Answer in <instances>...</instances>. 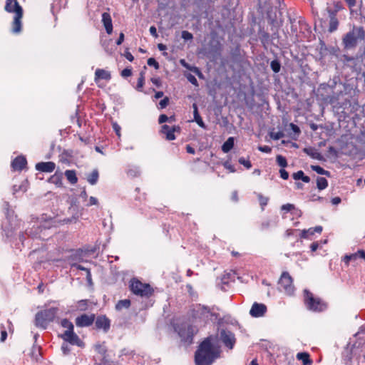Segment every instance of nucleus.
Here are the masks:
<instances>
[{"label": "nucleus", "mask_w": 365, "mask_h": 365, "mask_svg": "<svg viewBox=\"0 0 365 365\" xmlns=\"http://www.w3.org/2000/svg\"><path fill=\"white\" fill-rule=\"evenodd\" d=\"M220 355V347L212 342L210 337H207L200 344L195 352V364L211 365Z\"/></svg>", "instance_id": "1"}, {"label": "nucleus", "mask_w": 365, "mask_h": 365, "mask_svg": "<svg viewBox=\"0 0 365 365\" xmlns=\"http://www.w3.org/2000/svg\"><path fill=\"white\" fill-rule=\"evenodd\" d=\"M5 10L9 13H15L11 31L14 34L20 33L21 31L23 9L17 0H6Z\"/></svg>", "instance_id": "2"}, {"label": "nucleus", "mask_w": 365, "mask_h": 365, "mask_svg": "<svg viewBox=\"0 0 365 365\" xmlns=\"http://www.w3.org/2000/svg\"><path fill=\"white\" fill-rule=\"evenodd\" d=\"M365 37V31L363 27H354L343 38L342 42L344 48L350 49L354 48L358 40H364Z\"/></svg>", "instance_id": "3"}, {"label": "nucleus", "mask_w": 365, "mask_h": 365, "mask_svg": "<svg viewBox=\"0 0 365 365\" xmlns=\"http://www.w3.org/2000/svg\"><path fill=\"white\" fill-rule=\"evenodd\" d=\"M58 313V308L52 307L36 313L35 324L38 327L46 329L48 324L53 322Z\"/></svg>", "instance_id": "4"}, {"label": "nucleus", "mask_w": 365, "mask_h": 365, "mask_svg": "<svg viewBox=\"0 0 365 365\" xmlns=\"http://www.w3.org/2000/svg\"><path fill=\"white\" fill-rule=\"evenodd\" d=\"M130 288L134 294L142 297H149L153 293V289L149 284L143 283L136 279L130 281Z\"/></svg>", "instance_id": "5"}, {"label": "nucleus", "mask_w": 365, "mask_h": 365, "mask_svg": "<svg viewBox=\"0 0 365 365\" xmlns=\"http://www.w3.org/2000/svg\"><path fill=\"white\" fill-rule=\"evenodd\" d=\"M304 293L305 304L309 309L314 312H321L326 308L325 304L320 299L315 298L312 292L305 289Z\"/></svg>", "instance_id": "6"}, {"label": "nucleus", "mask_w": 365, "mask_h": 365, "mask_svg": "<svg viewBox=\"0 0 365 365\" xmlns=\"http://www.w3.org/2000/svg\"><path fill=\"white\" fill-rule=\"evenodd\" d=\"M279 289L286 294L291 295L294 293V287L292 277L287 272H282L279 280Z\"/></svg>", "instance_id": "7"}, {"label": "nucleus", "mask_w": 365, "mask_h": 365, "mask_svg": "<svg viewBox=\"0 0 365 365\" xmlns=\"http://www.w3.org/2000/svg\"><path fill=\"white\" fill-rule=\"evenodd\" d=\"M61 338L66 342L72 345H76L79 347H83L85 344L84 342L79 338V336L72 331H65L63 334L61 335Z\"/></svg>", "instance_id": "8"}, {"label": "nucleus", "mask_w": 365, "mask_h": 365, "mask_svg": "<svg viewBox=\"0 0 365 365\" xmlns=\"http://www.w3.org/2000/svg\"><path fill=\"white\" fill-rule=\"evenodd\" d=\"M195 332L196 329L194 327L187 324L179 329L178 334L183 341L190 342Z\"/></svg>", "instance_id": "9"}, {"label": "nucleus", "mask_w": 365, "mask_h": 365, "mask_svg": "<svg viewBox=\"0 0 365 365\" xmlns=\"http://www.w3.org/2000/svg\"><path fill=\"white\" fill-rule=\"evenodd\" d=\"M220 338L224 344L229 349H232L235 344V338L234 334L230 331L222 330L220 332Z\"/></svg>", "instance_id": "10"}, {"label": "nucleus", "mask_w": 365, "mask_h": 365, "mask_svg": "<svg viewBox=\"0 0 365 365\" xmlns=\"http://www.w3.org/2000/svg\"><path fill=\"white\" fill-rule=\"evenodd\" d=\"M94 320V314L88 315L86 314H83L76 319V324L77 327H88L93 323Z\"/></svg>", "instance_id": "11"}, {"label": "nucleus", "mask_w": 365, "mask_h": 365, "mask_svg": "<svg viewBox=\"0 0 365 365\" xmlns=\"http://www.w3.org/2000/svg\"><path fill=\"white\" fill-rule=\"evenodd\" d=\"M266 312L267 307L264 304L255 302L250 310V314L253 317H260L264 316Z\"/></svg>", "instance_id": "12"}, {"label": "nucleus", "mask_w": 365, "mask_h": 365, "mask_svg": "<svg viewBox=\"0 0 365 365\" xmlns=\"http://www.w3.org/2000/svg\"><path fill=\"white\" fill-rule=\"evenodd\" d=\"M180 128L179 126L170 127L168 125L162 126L161 132L165 135V138L168 140H173L175 139V132H180Z\"/></svg>", "instance_id": "13"}, {"label": "nucleus", "mask_w": 365, "mask_h": 365, "mask_svg": "<svg viewBox=\"0 0 365 365\" xmlns=\"http://www.w3.org/2000/svg\"><path fill=\"white\" fill-rule=\"evenodd\" d=\"M56 164L53 162H41L36 165V169L43 173H51L55 170Z\"/></svg>", "instance_id": "14"}, {"label": "nucleus", "mask_w": 365, "mask_h": 365, "mask_svg": "<svg viewBox=\"0 0 365 365\" xmlns=\"http://www.w3.org/2000/svg\"><path fill=\"white\" fill-rule=\"evenodd\" d=\"M52 225V222L51 220L49 221H45L43 225H41L40 227H38V230H40V232H34L33 231V228L31 230H26V233L29 235H31L34 237H38V238H41V239H44L45 238V235H41V232H42V227H43L44 229H49L51 227Z\"/></svg>", "instance_id": "15"}, {"label": "nucleus", "mask_w": 365, "mask_h": 365, "mask_svg": "<svg viewBox=\"0 0 365 365\" xmlns=\"http://www.w3.org/2000/svg\"><path fill=\"white\" fill-rule=\"evenodd\" d=\"M110 320L105 316H99L96 320V327L98 329H102L107 332L110 328Z\"/></svg>", "instance_id": "16"}, {"label": "nucleus", "mask_w": 365, "mask_h": 365, "mask_svg": "<svg viewBox=\"0 0 365 365\" xmlns=\"http://www.w3.org/2000/svg\"><path fill=\"white\" fill-rule=\"evenodd\" d=\"M102 22L103 24V26L106 29V32L108 34H112L113 32V24H112V19L110 14L107 12H104L102 14Z\"/></svg>", "instance_id": "17"}, {"label": "nucleus", "mask_w": 365, "mask_h": 365, "mask_svg": "<svg viewBox=\"0 0 365 365\" xmlns=\"http://www.w3.org/2000/svg\"><path fill=\"white\" fill-rule=\"evenodd\" d=\"M111 75L109 71L101 68H97L96 70L94 78L96 83H98L101 79L109 81Z\"/></svg>", "instance_id": "18"}, {"label": "nucleus", "mask_w": 365, "mask_h": 365, "mask_svg": "<svg viewBox=\"0 0 365 365\" xmlns=\"http://www.w3.org/2000/svg\"><path fill=\"white\" fill-rule=\"evenodd\" d=\"M26 165V160L23 156L16 157L11 163L13 168L16 170H21Z\"/></svg>", "instance_id": "19"}, {"label": "nucleus", "mask_w": 365, "mask_h": 365, "mask_svg": "<svg viewBox=\"0 0 365 365\" xmlns=\"http://www.w3.org/2000/svg\"><path fill=\"white\" fill-rule=\"evenodd\" d=\"M62 180H63L62 173H58L56 172L54 175H53L52 176H51L49 178L48 182L57 185L58 187H61L63 185Z\"/></svg>", "instance_id": "20"}, {"label": "nucleus", "mask_w": 365, "mask_h": 365, "mask_svg": "<svg viewBox=\"0 0 365 365\" xmlns=\"http://www.w3.org/2000/svg\"><path fill=\"white\" fill-rule=\"evenodd\" d=\"M192 107H193V109H194L193 114H194L195 121L197 123V125L200 127L205 129L206 128V125H205V123L203 122L202 118L200 117V114L198 113L197 105L194 103Z\"/></svg>", "instance_id": "21"}, {"label": "nucleus", "mask_w": 365, "mask_h": 365, "mask_svg": "<svg viewBox=\"0 0 365 365\" xmlns=\"http://www.w3.org/2000/svg\"><path fill=\"white\" fill-rule=\"evenodd\" d=\"M297 359L301 360L304 365H311L312 364V361L309 359V354L307 352L298 353Z\"/></svg>", "instance_id": "22"}, {"label": "nucleus", "mask_w": 365, "mask_h": 365, "mask_svg": "<svg viewBox=\"0 0 365 365\" xmlns=\"http://www.w3.org/2000/svg\"><path fill=\"white\" fill-rule=\"evenodd\" d=\"M65 175L67 180L71 184H76L78 181V178L76 177V173L75 170H67L65 172Z\"/></svg>", "instance_id": "23"}, {"label": "nucleus", "mask_w": 365, "mask_h": 365, "mask_svg": "<svg viewBox=\"0 0 365 365\" xmlns=\"http://www.w3.org/2000/svg\"><path fill=\"white\" fill-rule=\"evenodd\" d=\"M234 146V138L230 137L222 145V150L227 153H228Z\"/></svg>", "instance_id": "24"}, {"label": "nucleus", "mask_w": 365, "mask_h": 365, "mask_svg": "<svg viewBox=\"0 0 365 365\" xmlns=\"http://www.w3.org/2000/svg\"><path fill=\"white\" fill-rule=\"evenodd\" d=\"M130 306V301L129 299H123L118 302L115 304V309L120 311L123 309H128Z\"/></svg>", "instance_id": "25"}, {"label": "nucleus", "mask_w": 365, "mask_h": 365, "mask_svg": "<svg viewBox=\"0 0 365 365\" xmlns=\"http://www.w3.org/2000/svg\"><path fill=\"white\" fill-rule=\"evenodd\" d=\"M339 26V21L334 15L330 16L329 31L334 32L336 31Z\"/></svg>", "instance_id": "26"}, {"label": "nucleus", "mask_w": 365, "mask_h": 365, "mask_svg": "<svg viewBox=\"0 0 365 365\" xmlns=\"http://www.w3.org/2000/svg\"><path fill=\"white\" fill-rule=\"evenodd\" d=\"M328 186V181L325 178L317 177V187L319 190H324Z\"/></svg>", "instance_id": "27"}, {"label": "nucleus", "mask_w": 365, "mask_h": 365, "mask_svg": "<svg viewBox=\"0 0 365 365\" xmlns=\"http://www.w3.org/2000/svg\"><path fill=\"white\" fill-rule=\"evenodd\" d=\"M358 259H359V251L354 254L345 255L343 258V261L348 265L350 261L355 262Z\"/></svg>", "instance_id": "28"}, {"label": "nucleus", "mask_w": 365, "mask_h": 365, "mask_svg": "<svg viewBox=\"0 0 365 365\" xmlns=\"http://www.w3.org/2000/svg\"><path fill=\"white\" fill-rule=\"evenodd\" d=\"M98 179V173L97 170H93L87 178L88 182L91 185H95Z\"/></svg>", "instance_id": "29"}, {"label": "nucleus", "mask_w": 365, "mask_h": 365, "mask_svg": "<svg viewBox=\"0 0 365 365\" xmlns=\"http://www.w3.org/2000/svg\"><path fill=\"white\" fill-rule=\"evenodd\" d=\"M311 168L312 170L315 171L319 175H325L329 176L330 173L329 171L325 170L323 168L319 165H312Z\"/></svg>", "instance_id": "30"}, {"label": "nucleus", "mask_w": 365, "mask_h": 365, "mask_svg": "<svg viewBox=\"0 0 365 365\" xmlns=\"http://www.w3.org/2000/svg\"><path fill=\"white\" fill-rule=\"evenodd\" d=\"M61 324L63 327L66 328V331H72L73 330V324L66 319H64L61 321Z\"/></svg>", "instance_id": "31"}, {"label": "nucleus", "mask_w": 365, "mask_h": 365, "mask_svg": "<svg viewBox=\"0 0 365 365\" xmlns=\"http://www.w3.org/2000/svg\"><path fill=\"white\" fill-rule=\"evenodd\" d=\"M276 160H277V164L282 168L287 166V160L284 156L280 155H277Z\"/></svg>", "instance_id": "32"}, {"label": "nucleus", "mask_w": 365, "mask_h": 365, "mask_svg": "<svg viewBox=\"0 0 365 365\" xmlns=\"http://www.w3.org/2000/svg\"><path fill=\"white\" fill-rule=\"evenodd\" d=\"M145 82L144 73L141 72L138 79L137 89L140 91H142Z\"/></svg>", "instance_id": "33"}, {"label": "nucleus", "mask_w": 365, "mask_h": 365, "mask_svg": "<svg viewBox=\"0 0 365 365\" xmlns=\"http://www.w3.org/2000/svg\"><path fill=\"white\" fill-rule=\"evenodd\" d=\"M257 197L262 209L264 210V207L266 206L268 203L269 198L267 197L263 196L262 194H258Z\"/></svg>", "instance_id": "34"}, {"label": "nucleus", "mask_w": 365, "mask_h": 365, "mask_svg": "<svg viewBox=\"0 0 365 365\" xmlns=\"http://www.w3.org/2000/svg\"><path fill=\"white\" fill-rule=\"evenodd\" d=\"M270 66H271L272 70L274 73H278L280 71L281 65H280L279 62L277 60L272 61L270 63Z\"/></svg>", "instance_id": "35"}, {"label": "nucleus", "mask_w": 365, "mask_h": 365, "mask_svg": "<svg viewBox=\"0 0 365 365\" xmlns=\"http://www.w3.org/2000/svg\"><path fill=\"white\" fill-rule=\"evenodd\" d=\"M314 234V230L313 228H309L308 230H304L302 231L301 237L302 238H308L309 235H313Z\"/></svg>", "instance_id": "36"}, {"label": "nucleus", "mask_w": 365, "mask_h": 365, "mask_svg": "<svg viewBox=\"0 0 365 365\" xmlns=\"http://www.w3.org/2000/svg\"><path fill=\"white\" fill-rule=\"evenodd\" d=\"M240 164L244 165L246 168L250 169L252 167V163L249 159H245L244 158H240L238 160Z\"/></svg>", "instance_id": "37"}, {"label": "nucleus", "mask_w": 365, "mask_h": 365, "mask_svg": "<svg viewBox=\"0 0 365 365\" xmlns=\"http://www.w3.org/2000/svg\"><path fill=\"white\" fill-rule=\"evenodd\" d=\"M95 349L96 351H98L102 356H105L106 351H107L104 345L99 344L95 345Z\"/></svg>", "instance_id": "38"}, {"label": "nucleus", "mask_w": 365, "mask_h": 365, "mask_svg": "<svg viewBox=\"0 0 365 365\" xmlns=\"http://www.w3.org/2000/svg\"><path fill=\"white\" fill-rule=\"evenodd\" d=\"M147 63L150 66H153L155 69H158L159 68V63L153 58H148V61H147Z\"/></svg>", "instance_id": "39"}, {"label": "nucleus", "mask_w": 365, "mask_h": 365, "mask_svg": "<svg viewBox=\"0 0 365 365\" xmlns=\"http://www.w3.org/2000/svg\"><path fill=\"white\" fill-rule=\"evenodd\" d=\"M168 103L169 98L166 96L159 102V108L160 109L165 108L168 105Z\"/></svg>", "instance_id": "40"}, {"label": "nucleus", "mask_w": 365, "mask_h": 365, "mask_svg": "<svg viewBox=\"0 0 365 365\" xmlns=\"http://www.w3.org/2000/svg\"><path fill=\"white\" fill-rule=\"evenodd\" d=\"M182 38L184 40L187 41V40H191V39H192L193 36H192V34L190 32H189V31H183L182 32Z\"/></svg>", "instance_id": "41"}, {"label": "nucleus", "mask_w": 365, "mask_h": 365, "mask_svg": "<svg viewBox=\"0 0 365 365\" xmlns=\"http://www.w3.org/2000/svg\"><path fill=\"white\" fill-rule=\"evenodd\" d=\"M303 175L304 172L302 170H299L297 173H293L292 177L296 180H302Z\"/></svg>", "instance_id": "42"}, {"label": "nucleus", "mask_w": 365, "mask_h": 365, "mask_svg": "<svg viewBox=\"0 0 365 365\" xmlns=\"http://www.w3.org/2000/svg\"><path fill=\"white\" fill-rule=\"evenodd\" d=\"M258 150L262 153H269L272 151V148L268 145L259 146Z\"/></svg>", "instance_id": "43"}, {"label": "nucleus", "mask_w": 365, "mask_h": 365, "mask_svg": "<svg viewBox=\"0 0 365 365\" xmlns=\"http://www.w3.org/2000/svg\"><path fill=\"white\" fill-rule=\"evenodd\" d=\"M187 79L189 81V82H190L192 84L195 85V86H197V81L196 79V78L192 76V74H188L187 76Z\"/></svg>", "instance_id": "44"}, {"label": "nucleus", "mask_w": 365, "mask_h": 365, "mask_svg": "<svg viewBox=\"0 0 365 365\" xmlns=\"http://www.w3.org/2000/svg\"><path fill=\"white\" fill-rule=\"evenodd\" d=\"M294 208V205L292 204H289V203H287V204H285V205H283L281 207V209L282 210H285L287 212H289V211H291L292 210H293Z\"/></svg>", "instance_id": "45"}, {"label": "nucleus", "mask_w": 365, "mask_h": 365, "mask_svg": "<svg viewBox=\"0 0 365 365\" xmlns=\"http://www.w3.org/2000/svg\"><path fill=\"white\" fill-rule=\"evenodd\" d=\"M280 177L283 180H287L289 178V173L284 168L279 170Z\"/></svg>", "instance_id": "46"}, {"label": "nucleus", "mask_w": 365, "mask_h": 365, "mask_svg": "<svg viewBox=\"0 0 365 365\" xmlns=\"http://www.w3.org/2000/svg\"><path fill=\"white\" fill-rule=\"evenodd\" d=\"M131 74H132V71L129 68H125L121 72V76L123 77H128V76H130Z\"/></svg>", "instance_id": "47"}, {"label": "nucleus", "mask_w": 365, "mask_h": 365, "mask_svg": "<svg viewBox=\"0 0 365 365\" xmlns=\"http://www.w3.org/2000/svg\"><path fill=\"white\" fill-rule=\"evenodd\" d=\"M168 120H169V118L166 115L161 114L159 116L158 122H159L160 124H162V123L168 121Z\"/></svg>", "instance_id": "48"}, {"label": "nucleus", "mask_w": 365, "mask_h": 365, "mask_svg": "<svg viewBox=\"0 0 365 365\" xmlns=\"http://www.w3.org/2000/svg\"><path fill=\"white\" fill-rule=\"evenodd\" d=\"M149 31H150V34L153 36H154V37H157L158 36L157 29H156V28L154 26H150Z\"/></svg>", "instance_id": "49"}, {"label": "nucleus", "mask_w": 365, "mask_h": 365, "mask_svg": "<svg viewBox=\"0 0 365 365\" xmlns=\"http://www.w3.org/2000/svg\"><path fill=\"white\" fill-rule=\"evenodd\" d=\"M341 200L339 197H333L331 200V203L334 205H337L341 202Z\"/></svg>", "instance_id": "50"}, {"label": "nucleus", "mask_w": 365, "mask_h": 365, "mask_svg": "<svg viewBox=\"0 0 365 365\" xmlns=\"http://www.w3.org/2000/svg\"><path fill=\"white\" fill-rule=\"evenodd\" d=\"M98 200L96 197H90L88 205H98Z\"/></svg>", "instance_id": "51"}, {"label": "nucleus", "mask_w": 365, "mask_h": 365, "mask_svg": "<svg viewBox=\"0 0 365 365\" xmlns=\"http://www.w3.org/2000/svg\"><path fill=\"white\" fill-rule=\"evenodd\" d=\"M124 34L123 33H120V35H119V37L116 41V44L117 45H120L123 41H124Z\"/></svg>", "instance_id": "52"}, {"label": "nucleus", "mask_w": 365, "mask_h": 365, "mask_svg": "<svg viewBox=\"0 0 365 365\" xmlns=\"http://www.w3.org/2000/svg\"><path fill=\"white\" fill-rule=\"evenodd\" d=\"M348 4L349 7L351 9L356 5V0H344Z\"/></svg>", "instance_id": "53"}, {"label": "nucleus", "mask_w": 365, "mask_h": 365, "mask_svg": "<svg viewBox=\"0 0 365 365\" xmlns=\"http://www.w3.org/2000/svg\"><path fill=\"white\" fill-rule=\"evenodd\" d=\"M231 199L234 202H237L238 201V194H237V191H233L232 192Z\"/></svg>", "instance_id": "54"}, {"label": "nucleus", "mask_w": 365, "mask_h": 365, "mask_svg": "<svg viewBox=\"0 0 365 365\" xmlns=\"http://www.w3.org/2000/svg\"><path fill=\"white\" fill-rule=\"evenodd\" d=\"M282 136H283V134L281 132H278L277 133L272 135V138L274 140H279L281 138H282Z\"/></svg>", "instance_id": "55"}, {"label": "nucleus", "mask_w": 365, "mask_h": 365, "mask_svg": "<svg viewBox=\"0 0 365 365\" xmlns=\"http://www.w3.org/2000/svg\"><path fill=\"white\" fill-rule=\"evenodd\" d=\"M113 128L115 130L116 134L118 136H120V126L116 123H115L113 124Z\"/></svg>", "instance_id": "56"}, {"label": "nucleus", "mask_w": 365, "mask_h": 365, "mask_svg": "<svg viewBox=\"0 0 365 365\" xmlns=\"http://www.w3.org/2000/svg\"><path fill=\"white\" fill-rule=\"evenodd\" d=\"M86 279L89 284H92V278H91V274L90 270H87Z\"/></svg>", "instance_id": "57"}, {"label": "nucleus", "mask_w": 365, "mask_h": 365, "mask_svg": "<svg viewBox=\"0 0 365 365\" xmlns=\"http://www.w3.org/2000/svg\"><path fill=\"white\" fill-rule=\"evenodd\" d=\"M72 267H76L77 269L86 271V272H87V270H90L89 269L86 268L80 264H74L72 265Z\"/></svg>", "instance_id": "58"}, {"label": "nucleus", "mask_w": 365, "mask_h": 365, "mask_svg": "<svg viewBox=\"0 0 365 365\" xmlns=\"http://www.w3.org/2000/svg\"><path fill=\"white\" fill-rule=\"evenodd\" d=\"M186 151L190 154H195V149L191 147L190 145H186Z\"/></svg>", "instance_id": "59"}, {"label": "nucleus", "mask_w": 365, "mask_h": 365, "mask_svg": "<svg viewBox=\"0 0 365 365\" xmlns=\"http://www.w3.org/2000/svg\"><path fill=\"white\" fill-rule=\"evenodd\" d=\"M290 127L292 128V129L293 130L294 132L297 133H300V130L297 125H296L293 123H291Z\"/></svg>", "instance_id": "60"}, {"label": "nucleus", "mask_w": 365, "mask_h": 365, "mask_svg": "<svg viewBox=\"0 0 365 365\" xmlns=\"http://www.w3.org/2000/svg\"><path fill=\"white\" fill-rule=\"evenodd\" d=\"M7 337V333L5 330L1 331V341H4Z\"/></svg>", "instance_id": "61"}, {"label": "nucleus", "mask_w": 365, "mask_h": 365, "mask_svg": "<svg viewBox=\"0 0 365 365\" xmlns=\"http://www.w3.org/2000/svg\"><path fill=\"white\" fill-rule=\"evenodd\" d=\"M318 247H319V245L317 242H313L311 245L310 248L312 252H315L318 249Z\"/></svg>", "instance_id": "62"}, {"label": "nucleus", "mask_w": 365, "mask_h": 365, "mask_svg": "<svg viewBox=\"0 0 365 365\" xmlns=\"http://www.w3.org/2000/svg\"><path fill=\"white\" fill-rule=\"evenodd\" d=\"M151 81L153 84L156 85L157 86H160V81L159 78H151Z\"/></svg>", "instance_id": "63"}, {"label": "nucleus", "mask_w": 365, "mask_h": 365, "mask_svg": "<svg viewBox=\"0 0 365 365\" xmlns=\"http://www.w3.org/2000/svg\"><path fill=\"white\" fill-rule=\"evenodd\" d=\"M61 349L65 354H68L70 351L67 344H63L61 346Z\"/></svg>", "instance_id": "64"}]
</instances>
